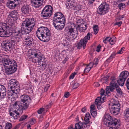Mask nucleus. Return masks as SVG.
I'll return each instance as SVG.
<instances>
[{
	"mask_svg": "<svg viewBox=\"0 0 129 129\" xmlns=\"http://www.w3.org/2000/svg\"><path fill=\"white\" fill-rule=\"evenodd\" d=\"M111 103L109 104L108 105H118L119 104L118 102L116 101L114 99H112L111 100Z\"/></svg>",
	"mask_w": 129,
	"mask_h": 129,
	"instance_id": "nucleus-37",
	"label": "nucleus"
},
{
	"mask_svg": "<svg viewBox=\"0 0 129 129\" xmlns=\"http://www.w3.org/2000/svg\"><path fill=\"white\" fill-rule=\"evenodd\" d=\"M17 93H15L10 97L11 100H9V102L10 103V104L11 105H20L21 104V102L19 101H17L15 102L16 98L17 97Z\"/></svg>",
	"mask_w": 129,
	"mask_h": 129,
	"instance_id": "nucleus-20",
	"label": "nucleus"
},
{
	"mask_svg": "<svg viewBox=\"0 0 129 129\" xmlns=\"http://www.w3.org/2000/svg\"><path fill=\"white\" fill-rule=\"evenodd\" d=\"M86 111V109L85 107H84L82 108L81 109V111L82 112L84 113Z\"/></svg>",
	"mask_w": 129,
	"mask_h": 129,
	"instance_id": "nucleus-63",
	"label": "nucleus"
},
{
	"mask_svg": "<svg viewBox=\"0 0 129 129\" xmlns=\"http://www.w3.org/2000/svg\"><path fill=\"white\" fill-rule=\"evenodd\" d=\"M116 41V37H114L112 38L110 37L109 42L111 45H113L114 44Z\"/></svg>",
	"mask_w": 129,
	"mask_h": 129,
	"instance_id": "nucleus-38",
	"label": "nucleus"
},
{
	"mask_svg": "<svg viewBox=\"0 0 129 129\" xmlns=\"http://www.w3.org/2000/svg\"><path fill=\"white\" fill-rule=\"evenodd\" d=\"M65 22V20L54 21H53V24L56 29L61 30L64 28Z\"/></svg>",
	"mask_w": 129,
	"mask_h": 129,
	"instance_id": "nucleus-17",
	"label": "nucleus"
},
{
	"mask_svg": "<svg viewBox=\"0 0 129 129\" xmlns=\"http://www.w3.org/2000/svg\"><path fill=\"white\" fill-rule=\"evenodd\" d=\"M99 61V59L97 58H95L94 59L93 61V62L94 64V67H96Z\"/></svg>",
	"mask_w": 129,
	"mask_h": 129,
	"instance_id": "nucleus-44",
	"label": "nucleus"
},
{
	"mask_svg": "<svg viewBox=\"0 0 129 129\" xmlns=\"http://www.w3.org/2000/svg\"><path fill=\"white\" fill-rule=\"evenodd\" d=\"M36 35L40 40L44 42H47L51 35L50 31L46 27L42 26L38 29Z\"/></svg>",
	"mask_w": 129,
	"mask_h": 129,
	"instance_id": "nucleus-4",
	"label": "nucleus"
},
{
	"mask_svg": "<svg viewBox=\"0 0 129 129\" xmlns=\"http://www.w3.org/2000/svg\"><path fill=\"white\" fill-rule=\"evenodd\" d=\"M124 114L126 121L129 122V108H127L125 110Z\"/></svg>",
	"mask_w": 129,
	"mask_h": 129,
	"instance_id": "nucleus-30",
	"label": "nucleus"
},
{
	"mask_svg": "<svg viewBox=\"0 0 129 129\" xmlns=\"http://www.w3.org/2000/svg\"><path fill=\"white\" fill-rule=\"evenodd\" d=\"M88 67L91 69L93 67H94V65L92 62H91L89 63L87 65Z\"/></svg>",
	"mask_w": 129,
	"mask_h": 129,
	"instance_id": "nucleus-50",
	"label": "nucleus"
},
{
	"mask_svg": "<svg viewBox=\"0 0 129 129\" xmlns=\"http://www.w3.org/2000/svg\"><path fill=\"white\" fill-rule=\"evenodd\" d=\"M20 1V0H10L7 3V6L11 9H13L18 4Z\"/></svg>",
	"mask_w": 129,
	"mask_h": 129,
	"instance_id": "nucleus-16",
	"label": "nucleus"
},
{
	"mask_svg": "<svg viewBox=\"0 0 129 129\" xmlns=\"http://www.w3.org/2000/svg\"><path fill=\"white\" fill-rule=\"evenodd\" d=\"M20 100L25 105H29L31 101L30 97L27 95H23L20 97Z\"/></svg>",
	"mask_w": 129,
	"mask_h": 129,
	"instance_id": "nucleus-19",
	"label": "nucleus"
},
{
	"mask_svg": "<svg viewBox=\"0 0 129 129\" xmlns=\"http://www.w3.org/2000/svg\"><path fill=\"white\" fill-rule=\"evenodd\" d=\"M129 75L128 72L126 71L122 72L120 74L119 77L125 80L126 79Z\"/></svg>",
	"mask_w": 129,
	"mask_h": 129,
	"instance_id": "nucleus-28",
	"label": "nucleus"
},
{
	"mask_svg": "<svg viewBox=\"0 0 129 129\" xmlns=\"http://www.w3.org/2000/svg\"><path fill=\"white\" fill-rule=\"evenodd\" d=\"M83 122L80 121L75 124V128H73V125L71 124L68 127V129H82L83 128Z\"/></svg>",
	"mask_w": 129,
	"mask_h": 129,
	"instance_id": "nucleus-24",
	"label": "nucleus"
},
{
	"mask_svg": "<svg viewBox=\"0 0 129 129\" xmlns=\"http://www.w3.org/2000/svg\"><path fill=\"white\" fill-rule=\"evenodd\" d=\"M125 80L122 79L119 76V79L117 80V82L118 84V85L121 86H123L124 84Z\"/></svg>",
	"mask_w": 129,
	"mask_h": 129,
	"instance_id": "nucleus-32",
	"label": "nucleus"
},
{
	"mask_svg": "<svg viewBox=\"0 0 129 129\" xmlns=\"http://www.w3.org/2000/svg\"><path fill=\"white\" fill-rule=\"evenodd\" d=\"M20 126V124L17 125L13 129H18Z\"/></svg>",
	"mask_w": 129,
	"mask_h": 129,
	"instance_id": "nucleus-62",
	"label": "nucleus"
},
{
	"mask_svg": "<svg viewBox=\"0 0 129 129\" xmlns=\"http://www.w3.org/2000/svg\"><path fill=\"white\" fill-rule=\"evenodd\" d=\"M105 93V90L103 88H102L100 91V94L101 95L100 97H101V98H103V99H106L105 97L106 95Z\"/></svg>",
	"mask_w": 129,
	"mask_h": 129,
	"instance_id": "nucleus-36",
	"label": "nucleus"
},
{
	"mask_svg": "<svg viewBox=\"0 0 129 129\" xmlns=\"http://www.w3.org/2000/svg\"><path fill=\"white\" fill-rule=\"evenodd\" d=\"M53 7L50 5H46L42 10L41 16L45 19L50 17L52 14Z\"/></svg>",
	"mask_w": 129,
	"mask_h": 129,
	"instance_id": "nucleus-9",
	"label": "nucleus"
},
{
	"mask_svg": "<svg viewBox=\"0 0 129 129\" xmlns=\"http://www.w3.org/2000/svg\"><path fill=\"white\" fill-rule=\"evenodd\" d=\"M91 117L90 116V114L88 113H87L85 115L84 118V120L86 122L89 123V120L90 118Z\"/></svg>",
	"mask_w": 129,
	"mask_h": 129,
	"instance_id": "nucleus-34",
	"label": "nucleus"
},
{
	"mask_svg": "<svg viewBox=\"0 0 129 129\" xmlns=\"http://www.w3.org/2000/svg\"><path fill=\"white\" fill-rule=\"evenodd\" d=\"M75 0H67L66 4V8L68 9H70L72 8L73 4L74 3Z\"/></svg>",
	"mask_w": 129,
	"mask_h": 129,
	"instance_id": "nucleus-27",
	"label": "nucleus"
},
{
	"mask_svg": "<svg viewBox=\"0 0 129 129\" xmlns=\"http://www.w3.org/2000/svg\"><path fill=\"white\" fill-rule=\"evenodd\" d=\"M115 56V54L114 53H113L111 55L109 58L108 59L107 61H111L113 58H114Z\"/></svg>",
	"mask_w": 129,
	"mask_h": 129,
	"instance_id": "nucleus-42",
	"label": "nucleus"
},
{
	"mask_svg": "<svg viewBox=\"0 0 129 129\" xmlns=\"http://www.w3.org/2000/svg\"><path fill=\"white\" fill-rule=\"evenodd\" d=\"M79 86V84L77 83H75L74 84L73 86V89H75L78 87Z\"/></svg>",
	"mask_w": 129,
	"mask_h": 129,
	"instance_id": "nucleus-51",
	"label": "nucleus"
},
{
	"mask_svg": "<svg viewBox=\"0 0 129 129\" xmlns=\"http://www.w3.org/2000/svg\"><path fill=\"white\" fill-rule=\"evenodd\" d=\"M77 28L80 32H84L87 29L86 25V24H81L80 26L78 25Z\"/></svg>",
	"mask_w": 129,
	"mask_h": 129,
	"instance_id": "nucleus-31",
	"label": "nucleus"
},
{
	"mask_svg": "<svg viewBox=\"0 0 129 129\" xmlns=\"http://www.w3.org/2000/svg\"><path fill=\"white\" fill-rule=\"evenodd\" d=\"M35 19L33 18L26 19L22 24L21 30L18 28L15 29L14 26H11L4 23H0V37H9L11 35V33L9 30H13L15 29L13 32L14 38L18 42L22 39L21 33L23 34H27L31 32L35 25Z\"/></svg>",
	"mask_w": 129,
	"mask_h": 129,
	"instance_id": "nucleus-1",
	"label": "nucleus"
},
{
	"mask_svg": "<svg viewBox=\"0 0 129 129\" xmlns=\"http://www.w3.org/2000/svg\"><path fill=\"white\" fill-rule=\"evenodd\" d=\"M49 123L48 122H47L46 123V124L45 125V127L46 128H47L49 126Z\"/></svg>",
	"mask_w": 129,
	"mask_h": 129,
	"instance_id": "nucleus-64",
	"label": "nucleus"
},
{
	"mask_svg": "<svg viewBox=\"0 0 129 129\" xmlns=\"http://www.w3.org/2000/svg\"><path fill=\"white\" fill-rule=\"evenodd\" d=\"M50 87V85L49 84H47L45 87V91H47L48 90V89Z\"/></svg>",
	"mask_w": 129,
	"mask_h": 129,
	"instance_id": "nucleus-59",
	"label": "nucleus"
},
{
	"mask_svg": "<svg viewBox=\"0 0 129 129\" xmlns=\"http://www.w3.org/2000/svg\"><path fill=\"white\" fill-rule=\"evenodd\" d=\"M33 39L31 36H28L26 37L24 40V44L26 46H31L33 43Z\"/></svg>",
	"mask_w": 129,
	"mask_h": 129,
	"instance_id": "nucleus-21",
	"label": "nucleus"
},
{
	"mask_svg": "<svg viewBox=\"0 0 129 129\" xmlns=\"http://www.w3.org/2000/svg\"><path fill=\"white\" fill-rule=\"evenodd\" d=\"M30 9V6L27 5H25L22 7L21 10L22 12L24 14H28Z\"/></svg>",
	"mask_w": 129,
	"mask_h": 129,
	"instance_id": "nucleus-25",
	"label": "nucleus"
},
{
	"mask_svg": "<svg viewBox=\"0 0 129 129\" xmlns=\"http://www.w3.org/2000/svg\"><path fill=\"white\" fill-rule=\"evenodd\" d=\"M12 125L11 123L7 122L6 124L5 127V129H11Z\"/></svg>",
	"mask_w": 129,
	"mask_h": 129,
	"instance_id": "nucleus-39",
	"label": "nucleus"
},
{
	"mask_svg": "<svg viewBox=\"0 0 129 129\" xmlns=\"http://www.w3.org/2000/svg\"><path fill=\"white\" fill-rule=\"evenodd\" d=\"M74 3L72 5V7L73 9L75 10H76V12L79 11V10H81V8L82 6L80 5H78L76 6H74Z\"/></svg>",
	"mask_w": 129,
	"mask_h": 129,
	"instance_id": "nucleus-33",
	"label": "nucleus"
},
{
	"mask_svg": "<svg viewBox=\"0 0 129 129\" xmlns=\"http://www.w3.org/2000/svg\"><path fill=\"white\" fill-rule=\"evenodd\" d=\"M111 83L110 84V86H107L106 89V93L107 95L108 96L110 95L111 94L110 91H111Z\"/></svg>",
	"mask_w": 129,
	"mask_h": 129,
	"instance_id": "nucleus-35",
	"label": "nucleus"
},
{
	"mask_svg": "<svg viewBox=\"0 0 129 129\" xmlns=\"http://www.w3.org/2000/svg\"><path fill=\"white\" fill-rule=\"evenodd\" d=\"M90 109V112H91L93 111L96 110L95 105H91Z\"/></svg>",
	"mask_w": 129,
	"mask_h": 129,
	"instance_id": "nucleus-49",
	"label": "nucleus"
},
{
	"mask_svg": "<svg viewBox=\"0 0 129 129\" xmlns=\"http://www.w3.org/2000/svg\"><path fill=\"white\" fill-rule=\"evenodd\" d=\"M45 110V108H41L38 109L37 112L39 114H40L42 113V112Z\"/></svg>",
	"mask_w": 129,
	"mask_h": 129,
	"instance_id": "nucleus-46",
	"label": "nucleus"
},
{
	"mask_svg": "<svg viewBox=\"0 0 129 129\" xmlns=\"http://www.w3.org/2000/svg\"><path fill=\"white\" fill-rule=\"evenodd\" d=\"M65 20V18L64 15L60 12H57L54 14L53 19V21H61Z\"/></svg>",
	"mask_w": 129,
	"mask_h": 129,
	"instance_id": "nucleus-15",
	"label": "nucleus"
},
{
	"mask_svg": "<svg viewBox=\"0 0 129 129\" xmlns=\"http://www.w3.org/2000/svg\"><path fill=\"white\" fill-rule=\"evenodd\" d=\"M10 83L8 84V88H14L16 90H19V85L17 81L14 79L11 80Z\"/></svg>",
	"mask_w": 129,
	"mask_h": 129,
	"instance_id": "nucleus-18",
	"label": "nucleus"
},
{
	"mask_svg": "<svg viewBox=\"0 0 129 129\" xmlns=\"http://www.w3.org/2000/svg\"><path fill=\"white\" fill-rule=\"evenodd\" d=\"M109 107L111 114L116 115L119 113L120 108V105H109Z\"/></svg>",
	"mask_w": 129,
	"mask_h": 129,
	"instance_id": "nucleus-14",
	"label": "nucleus"
},
{
	"mask_svg": "<svg viewBox=\"0 0 129 129\" xmlns=\"http://www.w3.org/2000/svg\"><path fill=\"white\" fill-rule=\"evenodd\" d=\"M125 48L124 47L122 48L120 50L117 52V53L121 54L123 52V51Z\"/></svg>",
	"mask_w": 129,
	"mask_h": 129,
	"instance_id": "nucleus-53",
	"label": "nucleus"
},
{
	"mask_svg": "<svg viewBox=\"0 0 129 129\" xmlns=\"http://www.w3.org/2000/svg\"><path fill=\"white\" fill-rule=\"evenodd\" d=\"M2 62L7 74H11L17 70V63L14 60L3 58H2Z\"/></svg>",
	"mask_w": 129,
	"mask_h": 129,
	"instance_id": "nucleus-2",
	"label": "nucleus"
},
{
	"mask_svg": "<svg viewBox=\"0 0 129 129\" xmlns=\"http://www.w3.org/2000/svg\"><path fill=\"white\" fill-rule=\"evenodd\" d=\"M111 80L110 88L111 91H113L114 89V88H115L117 93L120 94H121L122 93V91L121 89L119 87L117 83H116L115 79V77L114 76L112 77L111 78Z\"/></svg>",
	"mask_w": 129,
	"mask_h": 129,
	"instance_id": "nucleus-11",
	"label": "nucleus"
},
{
	"mask_svg": "<svg viewBox=\"0 0 129 129\" xmlns=\"http://www.w3.org/2000/svg\"><path fill=\"white\" fill-rule=\"evenodd\" d=\"M44 0H31L33 6L35 8H39L43 4Z\"/></svg>",
	"mask_w": 129,
	"mask_h": 129,
	"instance_id": "nucleus-22",
	"label": "nucleus"
},
{
	"mask_svg": "<svg viewBox=\"0 0 129 129\" xmlns=\"http://www.w3.org/2000/svg\"><path fill=\"white\" fill-rule=\"evenodd\" d=\"M110 38V37H107L103 40V42L105 44L107 43L108 42H109Z\"/></svg>",
	"mask_w": 129,
	"mask_h": 129,
	"instance_id": "nucleus-52",
	"label": "nucleus"
},
{
	"mask_svg": "<svg viewBox=\"0 0 129 129\" xmlns=\"http://www.w3.org/2000/svg\"><path fill=\"white\" fill-rule=\"evenodd\" d=\"M31 54L35 57L33 58H31L33 62L36 63L38 62L39 64H41L42 66L45 64V58L44 56L42 54L40 51L37 49H33L32 50Z\"/></svg>",
	"mask_w": 129,
	"mask_h": 129,
	"instance_id": "nucleus-5",
	"label": "nucleus"
},
{
	"mask_svg": "<svg viewBox=\"0 0 129 129\" xmlns=\"http://www.w3.org/2000/svg\"><path fill=\"white\" fill-rule=\"evenodd\" d=\"M101 46L99 45L97 47L96 49V51L97 52H99L100 50V49Z\"/></svg>",
	"mask_w": 129,
	"mask_h": 129,
	"instance_id": "nucleus-58",
	"label": "nucleus"
},
{
	"mask_svg": "<svg viewBox=\"0 0 129 129\" xmlns=\"http://www.w3.org/2000/svg\"><path fill=\"white\" fill-rule=\"evenodd\" d=\"M18 18V14L16 10L11 12L8 15L7 19V23L11 26H14L13 27L15 28V25L14 22V20H16Z\"/></svg>",
	"mask_w": 129,
	"mask_h": 129,
	"instance_id": "nucleus-8",
	"label": "nucleus"
},
{
	"mask_svg": "<svg viewBox=\"0 0 129 129\" xmlns=\"http://www.w3.org/2000/svg\"><path fill=\"white\" fill-rule=\"evenodd\" d=\"M93 29L94 34H96L99 31L98 26L97 25H95L93 27Z\"/></svg>",
	"mask_w": 129,
	"mask_h": 129,
	"instance_id": "nucleus-40",
	"label": "nucleus"
},
{
	"mask_svg": "<svg viewBox=\"0 0 129 129\" xmlns=\"http://www.w3.org/2000/svg\"><path fill=\"white\" fill-rule=\"evenodd\" d=\"M6 94V89L3 85H0V97L1 98H5Z\"/></svg>",
	"mask_w": 129,
	"mask_h": 129,
	"instance_id": "nucleus-23",
	"label": "nucleus"
},
{
	"mask_svg": "<svg viewBox=\"0 0 129 129\" xmlns=\"http://www.w3.org/2000/svg\"><path fill=\"white\" fill-rule=\"evenodd\" d=\"M101 97H98L95 99V105H100L101 103H103L105 102V99H103Z\"/></svg>",
	"mask_w": 129,
	"mask_h": 129,
	"instance_id": "nucleus-29",
	"label": "nucleus"
},
{
	"mask_svg": "<svg viewBox=\"0 0 129 129\" xmlns=\"http://www.w3.org/2000/svg\"><path fill=\"white\" fill-rule=\"evenodd\" d=\"M36 123V120L35 118H32L30 119L29 121L30 124L31 125H33Z\"/></svg>",
	"mask_w": 129,
	"mask_h": 129,
	"instance_id": "nucleus-43",
	"label": "nucleus"
},
{
	"mask_svg": "<svg viewBox=\"0 0 129 129\" xmlns=\"http://www.w3.org/2000/svg\"><path fill=\"white\" fill-rule=\"evenodd\" d=\"M104 117V124L110 127L109 129H117L119 127L121 124L119 120L112 117L109 114H105Z\"/></svg>",
	"mask_w": 129,
	"mask_h": 129,
	"instance_id": "nucleus-3",
	"label": "nucleus"
},
{
	"mask_svg": "<svg viewBox=\"0 0 129 129\" xmlns=\"http://www.w3.org/2000/svg\"><path fill=\"white\" fill-rule=\"evenodd\" d=\"M76 29L77 30L75 24H71L66 29V34H67L68 40L70 41L74 40L76 37L75 35V31Z\"/></svg>",
	"mask_w": 129,
	"mask_h": 129,
	"instance_id": "nucleus-6",
	"label": "nucleus"
},
{
	"mask_svg": "<svg viewBox=\"0 0 129 129\" xmlns=\"http://www.w3.org/2000/svg\"><path fill=\"white\" fill-rule=\"evenodd\" d=\"M8 91V98H10L11 97L12 95L15 93H17L19 90H16L14 89V88H9Z\"/></svg>",
	"mask_w": 129,
	"mask_h": 129,
	"instance_id": "nucleus-26",
	"label": "nucleus"
},
{
	"mask_svg": "<svg viewBox=\"0 0 129 129\" xmlns=\"http://www.w3.org/2000/svg\"><path fill=\"white\" fill-rule=\"evenodd\" d=\"M76 74V73L74 72L72 73L71 75L69 77V79H72L74 77L75 75Z\"/></svg>",
	"mask_w": 129,
	"mask_h": 129,
	"instance_id": "nucleus-54",
	"label": "nucleus"
},
{
	"mask_svg": "<svg viewBox=\"0 0 129 129\" xmlns=\"http://www.w3.org/2000/svg\"><path fill=\"white\" fill-rule=\"evenodd\" d=\"M109 10V5L106 3H103L97 8L96 12L99 15H103L107 13Z\"/></svg>",
	"mask_w": 129,
	"mask_h": 129,
	"instance_id": "nucleus-10",
	"label": "nucleus"
},
{
	"mask_svg": "<svg viewBox=\"0 0 129 129\" xmlns=\"http://www.w3.org/2000/svg\"><path fill=\"white\" fill-rule=\"evenodd\" d=\"M122 22L121 21L119 22H116L115 23V25H117L118 26H121L122 24Z\"/></svg>",
	"mask_w": 129,
	"mask_h": 129,
	"instance_id": "nucleus-56",
	"label": "nucleus"
},
{
	"mask_svg": "<svg viewBox=\"0 0 129 129\" xmlns=\"http://www.w3.org/2000/svg\"><path fill=\"white\" fill-rule=\"evenodd\" d=\"M15 107H17L18 109L17 110H15L13 112H14L16 114L15 115L14 113L11 112V110L9 111L10 114V116L13 117L15 119L17 118L18 117H19L20 114H21L23 112V110H25L28 107V105H14Z\"/></svg>",
	"mask_w": 129,
	"mask_h": 129,
	"instance_id": "nucleus-7",
	"label": "nucleus"
},
{
	"mask_svg": "<svg viewBox=\"0 0 129 129\" xmlns=\"http://www.w3.org/2000/svg\"><path fill=\"white\" fill-rule=\"evenodd\" d=\"M88 123H87L86 122H83V128L84 127L85 128L86 127H88L89 126V125H87V124Z\"/></svg>",
	"mask_w": 129,
	"mask_h": 129,
	"instance_id": "nucleus-55",
	"label": "nucleus"
},
{
	"mask_svg": "<svg viewBox=\"0 0 129 129\" xmlns=\"http://www.w3.org/2000/svg\"><path fill=\"white\" fill-rule=\"evenodd\" d=\"M125 5L124 4L121 3L119 4L118 7L120 10L123 9L125 8Z\"/></svg>",
	"mask_w": 129,
	"mask_h": 129,
	"instance_id": "nucleus-45",
	"label": "nucleus"
},
{
	"mask_svg": "<svg viewBox=\"0 0 129 129\" xmlns=\"http://www.w3.org/2000/svg\"><path fill=\"white\" fill-rule=\"evenodd\" d=\"M97 108L100 110L102 109L103 108V105H97Z\"/></svg>",
	"mask_w": 129,
	"mask_h": 129,
	"instance_id": "nucleus-61",
	"label": "nucleus"
},
{
	"mask_svg": "<svg viewBox=\"0 0 129 129\" xmlns=\"http://www.w3.org/2000/svg\"><path fill=\"white\" fill-rule=\"evenodd\" d=\"M126 84L128 89L129 90V78L127 79L126 81Z\"/></svg>",
	"mask_w": 129,
	"mask_h": 129,
	"instance_id": "nucleus-57",
	"label": "nucleus"
},
{
	"mask_svg": "<svg viewBox=\"0 0 129 129\" xmlns=\"http://www.w3.org/2000/svg\"><path fill=\"white\" fill-rule=\"evenodd\" d=\"M90 113L92 116L94 117H95L96 116L97 114L96 110L92 111V112H90Z\"/></svg>",
	"mask_w": 129,
	"mask_h": 129,
	"instance_id": "nucleus-48",
	"label": "nucleus"
},
{
	"mask_svg": "<svg viewBox=\"0 0 129 129\" xmlns=\"http://www.w3.org/2000/svg\"><path fill=\"white\" fill-rule=\"evenodd\" d=\"M91 36V35L89 33H88L86 36L83 39H82L80 40L78 44L77 48L80 49L83 47V48L85 49L88 40L90 39Z\"/></svg>",
	"mask_w": 129,
	"mask_h": 129,
	"instance_id": "nucleus-12",
	"label": "nucleus"
},
{
	"mask_svg": "<svg viewBox=\"0 0 129 129\" xmlns=\"http://www.w3.org/2000/svg\"><path fill=\"white\" fill-rule=\"evenodd\" d=\"M91 69L89 68L88 66L86 65L84 70V73H88L90 70Z\"/></svg>",
	"mask_w": 129,
	"mask_h": 129,
	"instance_id": "nucleus-41",
	"label": "nucleus"
},
{
	"mask_svg": "<svg viewBox=\"0 0 129 129\" xmlns=\"http://www.w3.org/2000/svg\"><path fill=\"white\" fill-rule=\"evenodd\" d=\"M15 44L13 40H7L4 43V46L6 51H9L14 48Z\"/></svg>",
	"mask_w": 129,
	"mask_h": 129,
	"instance_id": "nucleus-13",
	"label": "nucleus"
},
{
	"mask_svg": "<svg viewBox=\"0 0 129 129\" xmlns=\"http://www.w3.org/2000/svg\"><path fill=\"white\" fill-rule=\"evenodd\" d=\"M28 117V116L26 115L22 116L19 119L20 121H22L24 120Z\"/></svg>",
	"mask_w": 129,
	"mask_h": 129,
	"instance_id": "nucleus-47",
	"label": "nucleus"
},
{
	"mask_svg": "<svg viewBox=\"0 0 129 129\" xmlns=\"http://www.w3.org/2000/svg\"><path fill=\"white\" fill-rule=\"evenodd\" d=\"M70 94V93L69 92H67L64 94V96L66 98H67L69 97Z\"/></svg>",
	"mask_w": 129,
	"mask_h": 129,
	"instance_id": "nucleus-60",
	"label": "nucleus"
}]
</instances>
